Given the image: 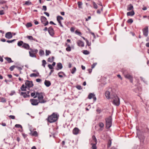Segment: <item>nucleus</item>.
Here are the masks:
<instances>
[{"label": "nucleus", "instance_id": "30", "mask_svg": "<svg viewBox=\"0 0 149 149\" xmlns=\"http://www.w3.org/2000/svg\"><path fill=\"white\" fill-rule=\"evenodd\" d=\"M5 59L9 63L13 62V61L10 58L6 57L5 58Z\"/></svg>", "mask_w": 149, "mask_h": 149}, {"label": "nucleus", "instance_id": "62", "mask_svg": "<svg viewBox=\"0 0 149 149\" xmlns=\"http://www.w3.org/2000/svg\"><path fill=\"white\" fill-rule=\"evenodd\" d=\"M34 24L35 25H37L39 24L38 22L36 21V20H34Z\"/></svg>", "mask_w": 149, "mask_h": 149}, {"label": "nucleus", "instance_id": "44", "mask_svg": "<svg viewBox=\"0 0 149 149\" xmlns=\"http://www.w3.org/2000/svg\"><path fill=\"white\" fill-rule=\"evenodd\" d=\"M16 68V66H15V65H13V66H11L10 68L9 69H10V70L11 71H12L13 70H14V68Z\"/></svg>", "mask_w": 149, "mask_h": 149}, {"label": "nucleus", "instance_id": "61", "mask_svg": "<svg viewBox=\"0 0 149 149\" xmlns=\"http://www.w3.org/2000/svg\"><path fill=\"white\" fill-rule=\"evenodd\" d=\"M42 80L40 79H36V81L38 82H40Z\"/></svg>", "mask_w": 149, "mask_h": 149}, {"label": "nucleus", "instance_id": "6", "mask_svg": "<svg viewBox=\"0 0 149 149\" xmlns=\"http://www.w3.org/2000/svg\"><path fill=\"white\" fill-rule=\"evenodd\" d=\"M113 103L114 104L117 106H118L120 104L119 98L116 95H114L113 98Z\"/></svg>", "mask_w": 149, "mask_h": 149}, {"label": "nucleus", "instance_id": "47", "mask_svg": "<svg viewBox=\"0 0 149 149\" xmlns=\"http://www.w3.org/2000/svg\"><path fill=\"white\" fill-rule=\"evenodd\" d=\"M25 4L26 5H29L31 4V3L30 1H26L25 2Z\"/></svg>", "mask_w": 149, "mask_h": 149}, {"label": "nucleus", "instance_id": "49", "mask_svg": "<svg viewBox=\"0 0 149 149\" xmlns=\"http://www.w3.org/2000/svg\"><path fill=\"white\" fill-rule=\"evenodd\" d=\"M15 127H16L17 128H22V126L19 124H16L15 125Z\"/></svg>", "mask_w": 149, "mask_h": 149}, {"label": "nucleus", "instance_id": "1", "mask_svg": "<svg viewBox=\"0 0 149 149\" xmlns=\"http://www.w3.org/2000/svg\"><path fill=\"white\" fill-rule=\"evenodd\" d=\"M59 116L57 113H53L52 114L48 116L46 120L49 123H54L58 120Z\"/></svg>", "mask_w": 149, "mask_h": 149}, {"label": "nucleus", "instance_id": "17", "mask_svg": "<svg viewBox=\"0 0 149 149\" xmlns=\"http://www.w3.org/2000/svg\"><path fill=\"white\" fill-rule=\"evenodd\" d=\"M98 125L100 128L98 130V131L101 132L104 129V123L102 122L99 123L98 124Z\"/></svg>", "mask_w": 149, "mask_h": 149}, {"label": "nucleus", "instance_id": "34", "mask_svg": "<svg viewBox=\"0 0 149 149\" xmlns=\"http://www.w3.org/2000/svg\"><path fill=\"white\" fill-rule=\"evenodd\" d=\"M111 140L109 139L108 141L107 147H110L111 144Z\"/></svg>", "mask_w": 149, "mask_h": 149}, {"label": "nucleus", "instance_id": "23", "mask_svg": "<svg viewBox=\"0 0 149 149\" xmlns=\"http://www.w3.org/2000/svg\"><path fill=\"white\" fill-rule=\"evenodd\" d=\"M44 84L47 87H49L51 85V83L49 81L47 80H45L44 82Z\"/></svg>", "mask_w": 149, "mask_h": 149}, {"label": "nucleus", "instance_id": "53", "mask_svg": "<svg viewBox=\"0 0 149 149\" xmlns=\"http://www.w3.org/2000/svg\"><path fill=\"white\" fill-rule=\"evenodd\" d=\"M16 40L15 39H13L12 40H8L7 41V42L8 43H12V42H14Z\"/></svg>", "mask_w": 149, "mask_h": 149}, {"label": "nucleus", "instance_id": "41", "mask_svg": "<svg viewBox=\"0 0 149 149\" xmlns=\"http://www.w3.org/2000/svg\"><path fill=\"white\" fill-rule=\"evenodd\" d=\"M66 50L68 52H70L71 51V48L70 45H68V47H67L66 48Z\"/></svg>", "mask_w": 149, "mask_h": 149}, {"label": "nucleus", "instance_id": "50", "mask_svg": "<svg viewBox=\"0 0 149 149\" xmlns=\"http://www.w3.org/2000/svg\"><path fill=\"white\" fill-rule=\"evenodd\" d=\"M96 144L91 145L92 146L91 148L92 149H97Z\"/></svg>", "mask_w": 149, "mask_h": 149}, {"label": "nucleus", "instance_id": "54", "mask_svg": "<svg viewBox=\"0 0 149 149\" xmlns=\"http://www.w3.org/2000/svg\"><path fill=\"white\" fill-rule=\"evenodd\" d=\"M48 67L51 70H52L53 69V66L49 64L48 65Z\"/></svg>", "mask_w": 149, "mask_h": 149}, {"label": "nucleus", "instance_id": "64", "mask_svg": "<svg viewBox=\"0 0 149 149\" xmlns=\"http://www.w3.org/2000/svg\"><path fill=\"white\" fill-rule=\"evenodd\" d=\"M146 46L147 47H149V42L147 43L146 44Z\"/></svg>", "mask_w": 149, "mask_h": 149}, {"label": "nucleus", "instance_id": "24", "mask_svg": "<svg viewBox=\"0 0 149 149\" xmlns=\"http://www.w3.org/2000/svg\"><path fill=\"white\" fill-rule=\"evenodd\" d=\"M39 76V73L38 72L36 73H33L30 74V76L31 77H38Z\"/></svg>", "mask_w": 149, "mask_h": 149}, {"label": "nucleus", "instance_id": "5", "mask_svg": "<svg viewBox=\"0 0 149 149\" xmlns=\"http://www.w3.org/2000/svg\"><path fill=\"white\" fill-rule=\"evenodd\" d=\"M29 53L30 56L32 57H36V54L38 52V50L36 49L30 48Z\"/></svg>", "mask_w": 149, "mask_h": 149}, {"label": "nucleus", "instance_id": "45", "mask_svg": "<svg viewBox=\"0 0 149 149\" xmlns=\"http://www.w3.org/2000/svg\"><path fill=\"white\" fill-rule=\"evenodd\" d=\"M46 62L45 60L42 61V65L44 67H45V65L46 64Z\"/></svg>", "mask_w": 149, "mask_h": 149}, {"label": "nucleus", "instance_id": "31", "mask_svg": "<svg viewBox=\"0 0 149 149\" xmlns=\"http://www.w3.org/2000/svg\"><path fill=\"white\" fill-rule=\"evenodd\" d=\"M54 57L52 56L51 58L49 57L48 59V61L49 62H52L54 59Z\"/></svg>", "mask_w": 149, "mask_h": 149}, {"label": "nucleus", "instance_id": "8", "mask_svg": "<svg viewBox=\"0 0 149 149\" xmlns=\"http://www.w3.org/2000/svg\"><path fill=\"white\" fill-rule=\"evenodd\" d=\"M48 31L50 35L52 37L54 36V31L52 26L49 27L48 29Z\"/></svg>", "mask_w": 149, "mask_h": 149}, {"label": "nucleus", "instance_id": "46", "mask_svg": "<svg viewBox=\"0 0 149 149\" xmlns=\"http://www.w3.org/2000/svg\"><path fill=\"white\" fill-rule=\"evenodd\" d=\"M86 45H87L88 46H90L91 45V42H89V41L87 40L86 41Z\"/></svg>", "mask_w": 149, "mask_h": 149}, {"label": "nucleus", "instance_id": "63", "mask_svg": "<svg viewBox=\"0 0 149 149\" xmlns=\"http://www.w3.org/2000/svg\"><path fill=\"white\" fill-rule=\"evenodd\" d=\"M44 13L48 17L49 16V15L48 13L46 12H45Z\"/></svg>", "mask_w": 149, "mask_h": 149}, {"label": "nucleus", "instance_id": "11", "mask_svg": "<svg viewBox=\"0 0 149 149\" xmlns=\"http://www.w3.org/2000/svg\"><path fill=\"white\" fill-rule=\"evenodd\" d=\"M97 143V140L95 136L93 135L92 136V139L90 141L91 145L96 144Z\"/></svg>", "mask_w": 149, "mask_h": 149}, {"label": "nucleus", "instance_id": "14", "mask_svg": "<svg viewBox=\"0 0 149 149\" xmlns=\"http://www.w3.org/2000/svg\"><path fill=\"white\" fill-rule=\"evenodd\" d=\"M63 17L60 16H58L57 17V20L58 23H59L60 26L61 27H63V26L61 22V21L63 20Z\"/></svg>", "mask_w": 149, "mask_h": 149}, {"label": "nucleus", "instance_id": "40", "mask_svg": "<svg viewBox=\"0 0 149 149\" xmlns=\"http://www.w3.org/2000/svg\"><path fill=\"white\" fill-rule=\"evenodd\" d=\"M102 111V109L99 108H98L96 109V111L97 113L98 114L100 113L101 112V111Z\"/></svg>", "mask_w": 149, "mask_h": 149}, {"label": "nucleus", "instance_id": "51", "mask_svg": "<svg viewBox=\"0 0 149 149\" xmlns=\"http://www.w3.org/2000/svg\"><path fill=\"white\" fill-rule=\"evenodd\" d=\"M76 88L78 90H81L82 88L80 85H77L76 86Z\"/></svg>", "mask_w": 149, "mask_h": 149}, {"label": "nucleus", "instance_id": "43", "mask_svg": "<svg viewBox=\"0 0 149 149\" xmlns=\"http://www.w3.org/2000/svg\"><path fill=\"white\" fill-rule=\"evenodd\" d=\"M39 55L40 56H42L44 54V52L42 50H40L39 52Z\"/></svg>", "mask_w": 149, "mask_h": 149}, {"label": "nucleus", "instance_id": "52", "mask_svg": "<svg viewBox=\"0 0 149 149\" xmlns=\"http://www.w3.org/2000/svg\"><path fill=\"white\" fill-rule=\"evenodd\" d=\"M31 95L32 97H34L35 96L36 93H35V92L34 91L33 92H31Z\"/></svg>", "mask_w": 149, "mask_h": 149}, {"label": "nucleus", "instance_id": "39", "mask_svg": "<svg viewBox=\"0 0 149 149\" xmlns=\"http://www.w3.org/2000/svg\"><path fill=\"white\" fill-rule=\"evenodd\" d=\"M76 68L75 67H74L71 70V72L72 74H74L76 72Z\"/></svg>", "mask_w": 149, "mask_h": 149}, {"label": "nucleus", "instance_id": "57", "mask_svg": "<svg viewBox=\"0 0 149 149\" xmlns=\"http://www.w3.org/2000/svg\"><path fill=\"white\" fill-rule=\"evenodd\" d=\"M70 31L72 32H73L74 31L75 28L73 27H71L70 29Z\"/></svg>", "mask_w": 149, "mask_h": 149}, {"label": "nucleus", "instance_id": "56", "mask_svg": "<svg viewBox=\"0 0 149 149\" xmlns=\"http://www.w3.org/2000/svg\"><path fill=\"white\" fill-rule=\"evenodd\" d=\"M9 117L10 118L13 119H15V117L13 115H10Z\"/></svg>", "mask_w": 149, "mask_h": 149}, {"label": "nucleus", "instance_id": "22", "mask_svg": "<svg viewBox=\"0 0 149 149\" xmlns=\"http://www.w3.org/2000/svg\"><path fill=\"white\" fill-rule=\"evenodd\" d=\"M20 95L22 96L24 98L29 97L30 96V95H27L26 92H21Z\"/></svg>", "mask_w": 149, "mask_h": 149}, {"label": "nucleus", "instance_id": "32", "mask_svg": "<svg viewBox=\"0 0 149 149\" xmlns=\"http://www.w3.org/2000/svg\"><path fill=\"white\" fill-rule=\"evenodd\" d=\"M58 74L59 77L60 78H63V75H64V74L63 72H58Z\"/></svg>", "mask_w": 149, "mask_h": 149}, {"label": "nucleus", "instance_id": "28", "mask_svg": "<svg viewBox=\"0 0 149 149\" xmlns=\"http://www.w3.org/2000/svg\"><path fill=\"white\" fill-rule=\"evenodd\" d=\"M27 88L26 86H25L24 84H22L20 88V89L22 91H25Z\"/></svg>", "mask_w": 149, "mask_h": 149}, {"label": "nucleus", "instance_id": "13", "mask_svg": "<svg viewBox=\"0 0 149 149\" xmlns=\"http://www.w3.org/2000/svg\"><path fill=\"white\" fill-rule=\"evenodd\" d=\"M88 98L89 99H91L93 98L94 101H95L96 100V98L95 94L92 93H90L88 95Z\"/></svg>", "mask_w": 149, "mask_h": 149}, {"label": "nucleus", "instance_id": "10", "mask_svg": "<svg viewBox=\"0 0 149 149\" xmlns=\"http://www.w3.org/2000/svg\"><path fill=\"white\" fill-rule=\"evenodd\" d=\"M143 35L145 37H147L148 33V27L147 26L142 29Z\"/></svg>", "mask_w": 149, "mask_h": 149}, {"label": "nucleus", "instance_id": "26", "mask_svg": "<svg viewBox=\"0 0 149 149\" xmlns=\"http://www.w3.org/2000/svg\"><path fill=\"white\" fill-rule=\"evenodd\" d=\"M134 14V12L133 10L131 12H127V15L128 16H132Z\"/></svg>", "mask_w": 149, "mask_h": 149}, {"label": "nucleus", "instance_id": "48", "mask_svg": "<svg viewBox=\"0 0 149 149\" xmlns=\"http://www.w3.org/2000/svg\"><path fill=\"white\" fill-rule=\"evenodd\" d=\"M51 53V52L49 50H46V55L48 56L49 54Z\"/></svg>", "mask_w": 149, "mask_h": 149}, {"label": "nucleus", "instance_id": "58", "mask_svg": "<svg viewBox=\"0 0 149 149\" xmlns=\"http://www.w3.org/2000/svg\"><path fill=\"white\" fill-rule=\"evenodd\" d=\"M4 12L3 10H0V15H4Z\"/></svg>", "mask_w": 149, "mask_h": 149}, {"label": "nucleus", "instance_id": "36", "mask_svg": "<svg viewBox=\"0 0 149 149\" xmlns=\"http://www.w3.org/2000/svg\"><path fill=\"white\" fill-rule=\"evenodd\" d=\"M93 5V7L94 8L97 9V4L95 3L94 1L92 2Z\"/></svg>", "mask_w": 149, "mask_h": 149}, {"label": "nucleus", "instance_id": "15", "mask_svg": "<svg viewBox=\"0 0 149 149\" xmlns=\"http://www.w3.org/2000/svg\"><path fill=\"white\" fill-rule=\"evenodd\" d=\"M125 77L130 80L131 82L132 83L133 82V77L129 74H127L124 75Z\"/></svg>", "mask_w": 149, "mask_h": 149}, {"label": "nucleus", "instance_id": "20", "mask_svg": "<svg viewBox=\"0 0 149 149\" xmlns=\"http://www.w3.org/2000/svg\"><path fill=\"white\" fill-rule=\"evenodd\" d=\"M107 99H109L111 98L110 93L109 91H106L104 93Z\"/></svg>", "mask_w": 149, "mask_h": 149}, {"label": "nucleus", "instance_id": "18", "mask_svg": "<svg viewBox=\"0 0 149 149\" xmlns=\"http://www.w3.org/2000/svg\"><path fill=\"white\" fill-rule=\"evenodd\" d=\"M13 37V35L11 32H8L5 34V37L8 39H10Z\"/></svg>", "mask_w": 149, "mask_h": 149}, {"label": "nucleus", "instance_id": "59", "mask_svg": "<svg viewBox=\"0 0 149 149\" xmlns=\"http://www.w3.org/2000/svg\"><path fill=\"white\" fill-rule=\"evenodd\" d=\"M97 63H94L91 66V68L92 69L94 68L95 66L96 65Z\"/></svg>", "mask_w": 149, "mask_h": 149}, {"label": "nucleus", "instance_id": "21", "mask_svg": "<svg viewBox=\"0 0 149 149\" xmlns=\"http://www.w3.org/2000/svg\"><path fill=\"white\" fill-rule=\"evenodd\" d=\"M30 134L33 136L37 137L38 136V133L36 131H31Z\"/></svg>", "mask_w": 149, "mask_h": 149}, {"label": "nucleus", "instance_id": "29", "mask_svg": "<svg viewBox=\"0 0 149 149\" xmlns=\"http://www.w3.org/2000/svg\"><path fill=\"white\" fill-rule=\"evenodd\" d=\"M26 37L29 40H33L36 42L38 41L35 38H33L32 36H27Z\"/></svg>", "mask_w": 149, "mask_h": 149}, {"label": "nucleus", "instance_id": "27", "mask_svg": "<svg viewBox=\"0 0 149 149\" xmlns=\"http://www.w3.org/2000/svg\"><path fill=\"white\" fill-rule=\"evenodd\" d=\"M57 67L58 68H57L56 70H58L59 69H61L63 68L62 64L61 63H59L57 64Z\"/></svg>", "mask_w": 149, "mask_h": 149}, {"label": "nucleus", "instance_id": "35", "mask_svg": "<svg viewBox=\"0 0 149 149\" xmlns=\"http://www.w3.org/2000/svg\"><path fill=\"white\" fill-rule=\"evenodd\" d=\"M78 7L79 8H82V2H80V1H78Z\"/></svg>", "mask_w": 149, "mask_h": 149}, {"label": "nucleus", "instance_id": "4", "mask_svg": "<svg viewBox=\"0 0 149 149\" xmlns=\"http://www.w3.org/2000/svg\"><path fill=\"white\" fill-rule=\"evenodd\" d=\"M112 118L111 116L106 118V129H109L111 127L112 125Z\"/></svg>", "mask_w": 149, "mask_h": 149}, {"label": "nucleus", "instance_id": "9", "mask_svg": "<svg viewBox=\"0 0 149 149\" xmlns=\"http://www.w3.org/2000/svg\"><path fill=\"white\" fill-rule=\"evenodd\" d=\"M25 84L27 88L31 87L33 86L32 81H30L29 80H26V81Z\"/></svg>", "mask_w": 149, "mask_h": 149}, {"label": "nucleus", "instance_id": "33", "mask_svg": "<svg viewBox=\"0 0 149 149\" xmlns=\"http://www.w3.org/2000/svg\"><path fill=\"white\" fill-rule=\"evenodd\" d=\"M75 33L80 36L82 35L80 31L79 30V29H77L76 30Z\"/></svg>", "mask_w": 149, "mask_h": 149}, {"label": "nucleus", "instance_id": "12", "mask_svg": "<svg viewBox=\"0 0 149 149\" xmlns=\"http://www.w3.org/2000/svg\"><path fill=\"white\" fill-rule=\"evenodd\" d=\"M30 101L33 105H37L40 103L37 100L35 99H31Z\"/></svg>", "mask_w": 149, "mask_h": 149}, {"label": "nucleus", "instance_id": "2", "mask_svg": "<svg viewBox=\"0 0 149 149\" xmlns=\"http://www.w3.org/2000/svg\"><path fill=\"white\" fill-rule=\"evenodd\" d=\"M36 95L34 97V98L38 97V101L40 103H44L47 102V100L44 98V94L43 93L36 92Z\"/></svg>", "mask_w": 149, "mask_h": 149}, {"label": "nucleus", "instance_id": "7", "mask_svg": "<svg viewBox=\"0 0 149 149\" xmlns=\"http://www.w3.org/2000/svg\"><path fill=\"white\" fill-rule=\"evenodd\" d=\"M40 20L41 22L44 24L45 26H46L48 24V22L47 21V19L45 17L43 16H41Z\"/></svg>", "mask_w": 149, "mask_h": 149}, {"label": "nucleus", "instance_id": "16", "mask_svg": "<svg viewBox=\"0 0 149 149\" xmlns=\"http://www.w3.org/2000/svg\"><path fill=\"white\" fill-rule=\"evenodd\" d=\"M80 130L77 127H75L72 130V133L74 134L77 135L80 132Z\"/></svg>", "mask_w": 149, "mask_h": 149}, {"label": "nucleus", "instance_id": "55", "mask_svg": "<svg viewBox=\"0 0 149 149\" xmlns=\"http://www.w3.org/2000/svg\"><path fill=\"white\" fill-rule=\"evenodd\" d=\"M42 10H44L45 11H46L47 10L46 6H43Z\"/></svg>", "mask_w": 149, "mask_h": 149}, {"label": "nucleus", "instance_id": "3", "mask_svg": "<svg viewBox=\"0 0 149 149\" xmlns=\"http://www.w3.org/2000/svg\"><path fill=\"white\" fill-rule=\"evenodd\" d=\"M17 44L18 46L21 47L22 46V48H24L25 49L29 50L30 49V46L28 44L24 43L22 41H20L18 42Z\"/></svg>", "mask_w": 149, "mask_h": 149}, {"label": "nucleus", "instance_id": "42", "mask_svg": "<svg viewBox=\"0 0 149 149\" xmlns=\"http://www.w3.org/2000/svg\"><path fill=\"white\" fill-rule=\"evenodd\" d=\"M133 22V20L132 19H130L127 21V22L128 23L132 24Z\"/></svg>", "mask_w": 149, "mask_h": 149}, {"label": "nucleus", "instance_id": "37", "mask_svg": "<svg viewBox=\"0 0 149 149\" xmlns=\"http://www.w3.org/2000/svg\"><path fill=\"white\" fill-rule=\"evenodd\" d=\"M32 24L31 22H29L27 23L26 24V26L27 28H29L32 26Z\"/></svg>", "mask_w": 149, "mask_h": 149}, {"label": "nucleus", "instance_id": "60", "mask_svg": "<svg viewBox=\"0 0 149 149\" xmlns=\"http://www.w3.org/2000/svg\"><path fill=\"white\" fill-rule=\"evenodd\" d=\"M91 16H89L88 17V18H86V21H88V20H89L91 19Z\"/></svg>", "mask_w": 149, "mask_h": 149}, {"label": "nucleus", "instance_id": "19", "mask_svg": "<svg viewBox=\"0 0 149 149\" xmlns=\"http://www.w3.org/2000/svg\"><path fill=\"white\" fill-rule=\"evenodd\" d=\"M77 43V45L79 47H84V42L81 40H78Z\"/></svg>", "mask_w": 149, "mask_h": 149}, {"label": "nucleus", "instance_id": "25", "mask_svg": "<svg viewBox=\"0 0 149 149\" xmlns=\"http://www.w3.org/2000/svg\"><path fill=\"white\" fill-rule=\"evenodd\" d=\"M133 6L132 5L130 4L129 5L127 6V10L128 11H130L133 10Z\"/></svg>", "mask_w": 149, "mask_h": 149}, {"label": "nucleus", "instance_id": "38", "mask_svg": "<svg viewBox=\"0 0 149 149\" xmlns=\"http://www.w3.org/2000/svg\"><path fill=\"white\" fill-rule=\"evenodd\" d=\"M83 53L85 55H88L89 54L90 52L87 50H84L83 51Z\"/></svg>", "mask_w": 149, "mask_h": 149}]
</instances>
